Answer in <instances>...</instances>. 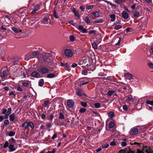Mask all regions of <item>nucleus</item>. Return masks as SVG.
<instances>
[{"label":"nucleus","mask_w":153,"mask_h":153,"mask_svg":"<svg viewBox=\"0 0 153 153\" xmlns=\"http://www.w3.org/2000/svg\"><path fill=\"white\" fill-rule=\"evenodd\" d=\"M140 16V13L139 12L136 11L133 13V18L135 19Z\"/></svg>","instance_id":"nucleus-13"},{"label":"nucleus","mask_w":153,"mask_h":153,"mask_svg":"<svg viewBox=\"0 0 153 153\" xmlns=\"http://www.w3.org/2000/svg\"><path fill=\"white\" fill-rule=\"evenodd\" d=\"M9 145V143L8 142L6 141L4 145V146H3L4 148L5 149L6 148H7V147Z\"/></svg>","instance_id":"nucleus-44"},{"label":"nucleus","mask_w":153,"mask_h":153,"mask_svg":"<svg viewBox=\"0 0 153 153\" xmlns=\"http://www.w3.org/2000/svg\"><path fill=\"white\" fill-rule=\"evenodd\" d=\"M48 20H50V18L48 17H45L41 20V22L44 25L47 24L48 23Z\"/></svg>","instance_id":"nucleus-5"},{"label":"nucleus","mask_w":153,"mask_h":153,"mask_svg":"<svg viewBox=\"0 0 153 153\" xmlns=\"http://www.w3.org/2000/svg\"><path fill=\"white\" fill-rule=\"evenodd\" d=\"M53 16L55 18H57L59 17L58 15L56 13L55 11L53 12Z\"/></svg>","instance_id":"nucleus-51"},{"label":"nucleus","mask_w":153,"mask_h":153,"mask_svg":"<svg viewBox=\"0 0 153 153\" xmlns=\"http://www.w3.org/2000/svg\"><path fill=\"white\" fill-rule=\"evenodd\" d=\"M109 146V144L108 143H106L105 144H104L102 146V147L103 148H107Z\"/></svg>","instance_id":"nucleus-48"},{"label":"nucleus","mask_w":153,"mask_h":153,"mask_svg":"<svg viewBox=\"0 0 153 153\" xmlns=\"http://www.w3.org/2000/svg\"><path fill=\"white\" fill-rule=\"evenodd\" d=\"M92 14L93 15L96 17H98L100 16L99 13L97 12L93 13Z\"/></svg>","instance_id":"nucleus-33"},{"label":"nucleus","mask_w":153,"mask_h":153,"mask_svg":"<svg viewBox=\"0 0 153 153\" xmlns=\"http://www.w3.org/2000/svg\"><path fill=\"white\" fill-rule=\"evenodd\" d=\"M70 39L71 41L73 42L74 41L75 38L74 36L71 35L70 36Z\"/></svg>","instance_id":"nucleus-49"},{"label":"nucleus","mask_w":153,"mask_h":153,"mask_svg":"<svg viewBox=\"0 0 153 153\" xmlns=\"http://www.w3.org/2000/svg\"><path fill=\"white\" fill-rule=\"evenodd\" d=\"M82 52V50L80 48H77L76 49V53L78 54H79L80 53H81Z\"/></svg>","instance_id":"nucleus-39"},{"label":"nucleus","mask_w":153,"mask_h":153,"mask_svg":"<svg viewBox=\"0 0 153 153\" xmlns=\"http://www.w3.org/2000/svg\"><path fill=\"white\" fill-rule=\"evenodd\" d=\"M12 30L15 33H18L19 32H21V30H19L16 27H13L11 28Z\"/></svg>","instance_id":"nucleus-18"},{"label":"nucleus","mask_w":153,"mask_h":153,"mask_svg":"<svg viewBox=\"0 0 153 153\" xmlns=\"http://www.w3.org/2000/svg\"><path fill=\"white\" fill-rule=\"evenodd\" d=\"M125 150V152H128L126 153H134V152L133 151L131 150L129 148L126 149Z\"/></svg>","instance_id":"nucleus-29"},{"label":"nucleus","mask_w":153,"mask_h":153,"mask_svg":"<svg viewBox=\"0 0 153 153\" xmlns=\"http://www.w3.org/2000/svg\"><path fill=\"white\" fill-rule=\"evenodd\" d=\"M9 148L10 149V152L14 151L16 149L14 146L13 144H10V145L9 146Z\"/></svg>","instance_id":"nucleus-15"},{"label":"nucleus","mask_w":153,"mask_h":153,"mask_svg":"<svg viewBox=\"0 0 153 153\" xmlns=\"http://www.w3.org/2000/svg\"><path fill=\"white\" fill-rule=\"evenodd\" d=\"M115 125L114 122H110L108 125V127L109 128H113Z\"/></svg>","instance_id":"nucleus-22"},{"label":"nucleus","mask_w":153,"mask_h":153,"mask_svg":"<svg viewBox=\"0 0 153 153\" xmlns=\"http://www.w3.org/2000/svg\"><path fill=\"white\" fill-rule=\"evenodd\" d=\"M67 71H70L71 70L70 68V65H68L67 63L66 64L64 67H63Z\"/></svg>","instance_id":"nucleus-20"},{"label":"nucleus","mask_w":153,"mask_h":153,"mask_svg":"<svg viewBox=\"0 0 153 153\" xmlns=\"http://www.w3.org/2000/svg\"><path fill=\"white\" fill-rule=\"evenodd\" d=\"M93 48L95 49H97V45L96 43L94 42L92 44Z\"/></svg>","instance_id":"nucleus-27"},{"label":"nucleus","mask_w":153,"mask_h":153,"mask_svg":"<svg viewBox=\"0 0 153 153\" xmlns=\"http://www.w3.org/2000/svg\"><path fill=\"white\" fill-rule=\"evenodd\" d=\"M123 17L125 19H127L129 17L128 13L125 11H123L122 13Z\"/></svg>","instance_id":"nucleus-12"},{"label":"nucleus","mask_w":153,"mask_h":153,"mask_svg":"<svg viewBox=\"0 0 153 153\" xmlns=\"http://www.w3.org/2000/svg\"><path fill=\"white\" fill-rule=\"evenodd\" d=\"M32 76H39L40 75L39 73L36 71H34L31 73Z\"/></svg>","instance_id":"nucleus-17"},{"label":"nucleus","mask_w":153,"mask_h":153,"mask_svg":"<svg viewBox=\"0 0 153 153\" xmlns=\"http://www.w3.org/2000/svg\"><path fill=\"white\" fill-rule=\"evenodd\" d=\"M44 84V81L43 79H41L39 81V85L40 86H42Z\"/></svg>","instance_id":"nucleus-42"},{"label":"nucleus","mask_w":153,"mask_h":153,"mask_svg":"<svg viewBox=\"0 0 153 153\" xmlns=\"http://www.w3.org/2000/svg\"><path fill=\"white\" fill-rule=\"evenodd\" d=\"M110 17L112 18L111 19V21L113 22L115 20V15L114 14H111L110 15Z\"/></svg>","instance_id":"nucleus-23"},{"label":"nucleus","mask_w":153,"mask_h":153,"mask_svg":"<svg viewBox=\"0 0 153 153\" xmlns=\"http://www.w3.org/2000/svg\"><path fill=\"white\" fill-rule=\"evenodd\" d=\"M31 58H33V56H32L31 53H28L25 55V59L28 60Z\"/></svg>","instance_id":"nucleus-14"},{"label":"nucleus","mask_w":153,"mask_h":153,"mask_svg":"<svg viewBox=\"0 0 153 153\" xmlns=\"http://www.w3.org/2000/svg\"><path fill=\"white\" fill-rule=\"evenodd\" d=\"M82 90L80 89H78L76 92V94L79 96H83V95L85 96V94L82 93Z\"/></svg>","instance_id":"nucleus-11"},{"label":"nucleus","mask_w":153,"mask_h":153,"mask_svg":"<svg viewBox=\"0 0 153 153\" xmlns=\"http://www.w3.org/2000/svg\"><path fill=\"white\" fill-rule=\"evenodd\" d=\"M114 115V113L112 112H110L108 114V116L110 117H112Z\"/></svg>","instance_id":"nucleus-43"},{"label":"nucleus","mask_w":153,"mask_h":153,"mask_svg":"<svg viewBox=\"0 0 153 153\" xmlns=\"http://www.w3.org/2000/svg\"><path fill=\"white\" fill-rule=\"evenodd\" d=\"M127 144L126 142H122L121 143V145L123 146H125Z\"/></svg>","instance_id":"nucleus-63"},{"label":"nucleus","mask_w":153,"mask_h":153,"mask_svg":"<svg viewBox=\"0 0 153 153\" xmlns=\"http://www.w3.org/2000/svg\"><path fill=\"white\" fill-rule=\"evenodd\" d=\"M15 133L13 131H10L8 133V135L10 136H12L14 135Z\"/></svg>","instance_id":"nucleus-55"},{"label":"nucleus","mask_w":153,"mask_h":153,"mask_svg":"<svg viewBox=\"0 0 153 153\" xmlns=\"http://www.w3.org/2000/svg\"><path fill=\"white\" fill-rule=\"evenodd\" d=\"M84 20L88 24H90L91 23V21L89 19V17L88 16L86 17L84 19Z\"/></svg>","instance_id":"nucleus-19"},{"label":"nucleus","mask_w":153,"mask_h":153,"mask_svg":"<svg viewBox=\"0 0 153 153\" xmlns=\"http://www.w3.org/2000/svg\"><path fill=\"white\" fill-rule=\"evenodd\" d=\"M116 145L115 143V140H114V141H112L110 143V145L111 146H114Z\"/></svg>","instance_id":"nucleus-61"},{"label":"nucleus","mask_w":153,"mask_h":153,"mask_svg":"<svg viewBox=\"0 0 153 153\" xmlns=\"http://www.w3.org/2000/svg\"><path fill=\"white\" fill-rule=\"evenodd\" d=\"M115 2L118 4H121L123 2V0H115Z\"/></svg>","instance_id":"nucleus-31"},{"label":"nucleus","mask_w":153,"mask_h":153,"mask_svg":"<svg viewBox=\"0 0 153 153\" xmlns=\"http://www.w3.org/2000/svg\"><path fill=\"white\" fill-rule=\"evenodd\" d=\"M81 105L83 107H85L87 106V103L86 102H81Z\"/></svg>","instance_id":"nucleus-59"},{"label":"nucleus","mask_w":153,"mask_h":153,"mask_svg":"<svg viewBox=\"0 0 153 153\" xmlns=\"http://www.w3.org/2000/svg\"><path fill=\"white\" fill-rule=\"evenodd\" d=\"M28 125V122H25L22 125V127H25V128Z\"/></svg>","instance_id":"nucleus-38"},{"label":"nucleus","mask_w":153,"mask_h":153,"mask_svg":"<svg viewBox=\"0 0 153 153\" xmlns=\"http://www.w3.org/2000/svg\"><path fill=\"white\" fill-rule=\"evenodd\" d=\"M128 152H126L124 150H121L119 151V152L118 153H126Z\"/></svg>","instance_id":"nucleus-64"},{"label":"nucleus","mask_w":153,"mask_h":153,"mask_svg":"<svg viewBox=\"0 0 153 153\" xmlns=\"http://www.w3.org/2000/svg\"><path fill=\"white\" fill-rule=\"evenodd\" d=\"M103 22V19H100L95 21V22L97 23H102Z\"/></svg>","instance_id":"nucleus-45"},{"label":"nucleus","mask_w":153,"mask_h":153,"mask_svg":"<svg viewBox=\"0 0 153 153\" xmlns=\"http://www.w3.org/2000/svg\"><path fill=\"white\" fill-rule=\"evenodd\" d=\"M114 92V91H108L107 94L108 96H111Z\"/></svg>","instance_id":"nucleus-57"},{"label":"nucleus","mask_w":153,"mask_h":153,"mask_svg":"<svg viewBox=\"0 0 153 153\" xmlns=\"http://www.w3.org/2000/svg\"><path fill=\"white\" fill-rule=\"evenodd\" d=\"M69 23L71 24V25H73L74 26H76V23H74L73 22V20H71L70 21H69Z\"/></svg>","instance_id":"nucleus-54"},{"label":"nucleus","mask_w":153,"mask_h":153,"mask_svg":"<svg viewBox=\"0 0 153 153\" xmlns=\"http://www.w3.org/2000/svg\"><path fill=\"white\" fill-rule=\"evenodd\" d=\"M138 132V129L136 128H134L132 129L130 133V134L131 135H134L137 134Z\"/></svg>","instance_id":"nucleus-10"},{"label":"nucleus","mask_w":153,"mask_h":153,"mask_svg":"<svg viewBox=\"0 0 153 153\" xmlns=\"http://www.w3.org/2000/svg\"><path fill=\"white\" fill-rule=\"evenodd\" d=\"M43 59L46 62H48L52 60L51 55L47 53H45L43 56Z\"/></svg>","instance_id":"nucleus-2"},{"label":"nucleus","mask_w":153,"mask_h":153,"mask_svg":"<svg viewBox=\"0 0 153 153\" xmlns=\"http://www.w3.org/2000/svg\"><path fill=\"white\" fill-rule=\"evenodd\" d=\"M82 74L84 75H87L88 73H89L90 72H88L87 71L84 70L82 71Z\"/></svg>","instance_id":"nucleus-35"},{"label":"nucleus","mask_w":153,"mask_h":153,"mask_svg":"<svg viewBox=\"0 0 153 153\" xmlns=\"http://www.w3.org/2000/svg\"><path fill=\"white\" fill-rule=\"evenodd\" d=\"M83 60V62L85 64H86L87 65H88V62H87V61H88L89 59L88 58H87L84 59Z\"/></svg>","instance_id":"nucleus-32"},{"label":"nucleus","mask_w":153,"mask_h":153,"mask_svg":"<svg viewBox=\"0 0 153 153\" xmlns=\"http://www.w3.org/2000/svg\"><path fill=\"white\" fill-rule=\"evenodd\" d=\"M28 125L29 126L32 128L33 129L34 127V125L33 123L30 122H28Z\"/></svg>","instance_id":"nucleus-41"},{"label":"nucleus","mask_w":153,"mask_h":153,"mask_svg":"<svg viewBox=\"0 0 153 153\" xmlns=\"http://www.w3.org/2000/svg\"><path fill=\"white\" fill-rule=\"evenodd\" d=\"M146 103L147 104H150L153 106V100L150 101L148 100L146 101Z\"/></svg>","instance_id":"nucleus-40"},{"label":"nucleus","mask_w":153,"mask_h":153,"mask_svg":"<svg viewBox=\"0 0 153 153\" xmlns=\"http://www.w3.org/2000/svg\"><path fill=\"white\" fill-rule=\"evenodd\" d=\"M40 71L42 74H47L48 73L49 70L46 68H41Z\"/></svg>","instance_id":"nucleus-6"},{"label":"nucleus","mask_w":153,"mask_h":153,"mask_svg":"<svg viewBox=\"0 0 153 153\" xmlns=\"http://www.w3.org/2000/svg\"><path fill=\"white\" fill-rule=\"evenodd\" d=\"M22 71L20 70H18L15 72V74L14 75V76H20L22 75Z\"/></svg>","instance_id":"nucleus-16"},{"label":"nucleus","mask_w":153,"mask_h":153,"mask_svg":"<svg viewBox=\"0 0 153 153\" xmlns=\"http://www.w3.org/2000/svg\"><path fill=\"white\" fill-rule=\"evenodd\" d=\"M65 56L67 57H71L73 55V53L70 49H66L64 51Z\"/></svg>","instance_id":"nucleus-3"},{"label":"nucleus","mask_w":153,"mask_h":153,"mask_svg":"<svg viewBox=\"0 0 153 153\" xmlns=\"http://www.w3.org/2000/svg\"><path fill=\"white\" fill-rule=\"evenodd\" d=\"M72 12L77 17H80V15L79 13L76 10H75L73 9Z\"/></svg>","instance_id":"nucleus-21"},{"label":"nucleus","mask_w":153,"mask_h":153,"mask_svg":"<svg viewBox=\"0 0 153 153\" xmlns=\"http://www.w3.org/2000/svg\"><path fill=\"white\" fill-rule=\"evenodd\" d=\"M132 98V96L131 95H129L127 97V100L128 101H130Z\"/></svg>","instance_id":"nucleus-56"},{"label":"nucleus","mask_w":153,"mask_h":153,"mask_svg":"<svg viewBox=\"0 0 153 153\" xmlns=\"http://www.w3.org/2000/svg\"><path fill=\"white\" fill-rule=\"evenodd\" d=\"M74 102L72 100H69L67 101V104L68 106L70 108L73 107L74 105Z\"/></svg>","instance_id":"nucleus-7"},{"label":"nucleus","mask_w":153,"mask_h":153,"mask_svg":"<svg viewBox=\"0 0 153 153\" xmlns=\"http://www.w3.org/2000/svg\"><path fill=\"white\" fill-rule=\"evenodd\" d=\"M105 2L107 4H110L111 6L112 7H116V5L115 4H112L110 2L108 1H106Z\"/></svg>","instance_id":"nucleus-28"},{"label":"nucleus","mask_w":153,"mask_h":153,"mask_svg":"<svg viewBox=\"0 0 153 153\" xmlns=\"http://www.w3.org/2000/svg\"><path fill=\"white\" fill-rule=\"evenodd\" d=\"M144 151H146V153H153V150L146 146H144L142 151L138 149L137 153H144Z\"/></svg>","instance_id":"nucleus-1"},{"label":"nucleus","mask_w":153,"mask_h":153,"mask_svg":"<svg viewBox=\"0 0 153 153\" xmlns=\"http://www.w3.org/2000/svg\"><path fill=\"white\" fill-rule=\"evenodd\" d=\"M39 54V52L36 51H34L31 53L32 56H33V58H34V56L38 55Z\"/></svg>","instance_id":"nucleus-24"},{"label":"nucleus","mask_w":153,"mask_h":153,"mask_svg":"<svg viewBox=\"0 0 153 153\" xmlns=\"http://www.w3.org/2000/svg\"><path fill=\"white\" fill-rule=\"evenodd\" d=\"M95 69V67L93 64L89 65L87 67L88 70L91 71H93Z\"/></svg>","instance_id":"nucleus-9"},{"label":"nucleus","mask_w":153,"mask_h":153,"mask_svg":"<svg viewBox=\"0 0 153 153\" xmlns=\"http://www.w3.org/2000/svg\"><path fill=\"white\" fill-rule=\"evenodd\" d=\"M31 70L30 68L28 69V70L26 71V73L27 74V76H29V74H30V72H31Z\"/></svg>","instance_id":"nucleus-60"},{"label":"nucleus","mask_w":153,"mask_h":153,"mask_svg":"<svg viewBox=\"0 0 153 153\" xmlns=\"http://www.w3.org/2000/svg\"><path fill=\"white\" fill-rule=\"evenodd\" d=\"M99 75L100 76H107V74H106V73L105 72H100V73L99 74Z\"/></svg>","instance_id":"nucleus-30"},{"label":"nucleus","mask_w":153,"mask_h":153,"mask_svg":"<svg viewBox=\"0 0 153 153\" xmlns=\"http://www.w3.org/2000/svg\"><path fill=\"white\" fill-rule=\"evenodd\" d=\"M39 5L37 4L34 7V9L35 10V11H37L39 9Z\"/></svg>","instance_id":"nucleus-46"},{"label":"nucleus","mask_w":153,"mask_h":153,"mask_svg":"<svg viewBox=\"0 0 153 153\" xmlns=\"http://www.w3.org/2000/svg\"><path fill=\"white\" fill-rule=\"evenodd\" d=\"M22 84L25 86H28L30 84V83L28 82L23 81L22 82Z\"/></svg>","instance_id":"nucleus-25"},{"label":"nucleus","mask_w":153,"mask_h":153,"mask_svg":"<svg viewBox=\"0 0 153 153\" xmlns=\"http://www.w3.org/2000/svg\"><path fill=\"white\" fill-rule=\"evenodd\" d=\"M132 75L129 73H127L125 74L124 76H132Z\"/></svg>","instance_id":"nucleus-52"},{"label":"nucleus","mask_w":153,"mask_h":153,"mask_svg":"<svg viewBox=\"0 0 153 153\" xmlns=\"http://www.w3.org/2000/svg\"><path fill=\"white\" fill-rule=\"evenodd\" d=\"M93 5L87 6L86 7V9L87 10L91 9L93 8Z\"/></svg>","instance_id":"nucleus-34"},{"label":"nucleus","mask_w":153,"mask_h":153,"mask_svg":"<svg viewBox=\"0 0 153 153\" xmlns=\"http://www.w3.org/2000/svg\"><path fill=\"white\" fill-rule=\"evenodd\" d=\"M94 105L95 106V107L96 108H99L100 106V103H97L94 104Z\"/></svg>","instance_id":"nucleus-50"},{"label":"nucleus","mask_w":153,"mask_h":153,"mask_svg":"<svg viewBox=\"0 0 153 153\" xmlns=\"http://www.w3.org/2000/svg\"><path fill=\"white\" fill-rule=\"evenodd\" d=\"M47 76H55V75L53 73H51L48 74Z\"/></svg>","instance_id":"nucleus-58"},{"label":"nucleus","mask_w":153,"mask_h":153,"mask_svg":"<svg viewBox=\"0 0 153 153\" xmlns=\"http://www.w3.org/2000/svg\"><path fill=\"white\" fill-rule=\"evenodd\" d=\"M1 71V76H6L8 75V69L7 68H3Z\"/></svg>","instance_id":"nucleus-4"},{"label":"nucleus","mask_w":153,"mask_h":153,"mask_svg":"<svg viewBox=\"0 0 153 153\" xmlns=\"http://www.w3.org/2000/svg\"><path fill=\"white\" fill-rule=\"evenodd\" d=\"M137 4L136 3H134L132 5V6L131 7V8L132 9H134L136 6L137 5Z\"/></svg>","instance_id":"nucleus-53"},{"label":"nucleus","mask_w":153,"mask_h":153,"mask_svg":"<svg viewBox=\"0 0 153 153\" xmlns=\"http://www.w3.org/2000/svg\"><path fill=\"white\" fill-rule=\"evenodd\" d=\"M9 141L10 142V144H13L15 142V140L13 138H11Z\"/></svg>","instance_id":"nucleus-47"},{"label":"nucleus","mask_w":153,"mask_h":153,"mask_svg":"<svg viewBox=\"0 0 153 153\" xmlns=\"http://www.w3.org/2000/svg\"><path fill=\"white\" fill-rule=\"evenodd\" d=\"M119 40L118 41V42L116 44V45H120V42H121V38H119Z\"/></svg>","instance_id":"nucleus-62"},{"label":"nucleus","mask_w":153,"mask_h":153,"mask_svg":"<svg viewBox=\"0 0 153 153\" xmlns=\"http://www.w3.org/2000/svg\"><path fill=\"white\" fill-rule=\"evenodd\" d=\"M10 120L13 121L15 119V117L14 114H12L10 116Z\"/></svg>","instance_id":"nucleus-26"},{"label":"nucleus","mask_w":153,"mask_h":153,"mask_svg":"<svg viewBox=\"0 0 153 153\" xmlns=\"http://www.w3.org/2000/svg\"><path fill=\"white\" fill-rule=\"evenodd\" d=\"M67 63L66 62H60L59 63V65L61 67H64Z\"/></svg>","instance_id":"nucleus-37"},{"label":"nucleus","mask_w":153,"mask_h":153,"mask_svg":"<svg viewBox=\"0 0 153 153\" xmlns=\"http://www.w3.org/2000/svg\"><path fill=\"white\" fill-rule=\"evenodd\" d=\"M121 28V26L120 25H116L114 27V29L116 30H118Z\"/></svg>","instance_id":"nucleus-36"},{"label":"nucleus","mask_w":153,"mask_h":153,"mask_svg":"<svg viewBox=\"0 0 153 153\" xmlns=\"http://www.w3.org/2000/svg\"><path fill=\"white\" fill-rule=\"evenodd\" d=\"M78 29L82 33H87V30L84 28L82 26H80L78 27Z\"/></svg>","instance_id":"nucleus-8"}]
</instances>
